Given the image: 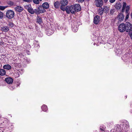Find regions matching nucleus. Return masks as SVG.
Segmentation results:
<instances>
[{
	"mask_svg": "<svg viewBox=\"0 0 132 132\" xmlns=\"http://www.w3.org/2000/svg\"><path fill=\"white\" fill-rule=\"evenodd\" d=\"M118 30L120 32H127L132 31V24L129 22L125 23H122L120 24L118 27Z\"/></svg>",
	"mask_w": 132,
	"mask_h": 132,
	"instance_id": "f257e3e1",
	"label": "nucleus"
},
{
	"mask_svg": "<svg viewBox=\"0 0 132 132\" xmlns=\"http://www.w3.org/2000/svg\"><path fill=\"white\" fill-rule=\"evenodd\" d=\"M75 10L74 5H72L69 6H66V11L68 14H69L70 12L72 14H74L76 12Z\"/></svg>",
	"mask_w": 132,
	"mask_h": 132,
	"instance_id": "f03ea898",
	"label": "nucleus"
},
{
	"mask_svg": "<svg viewBox=\"0 0 132 132\" xmlns=\"http://www.w3.org/2000/svg\"><path fill=\"white\" fill-rule=\"evenodd\" d=\"M14 12L11 10L7 11L6 13V17L9 19H11L14 17Z\"/></svg>",
	"mask_w": 132,
	"mask_h": 132,
	"instance_id": "7ed1b4c3",
	"label": "nucleus"
},
{
	"mask_svg": "<svg viewBox=\"0 0 132 132\" xmlns=\"http://www.w3.org/2000/svg\"><path fill=\"white\" fill-rule=\"evenodd\" d=\"M96 6L97 7H101L103 4L102 0H95Z\"/></svg>",
	"mask_w": 132,
	"mask_h": 132,
	"instance_id": "20e7f679",
	"label": "nucleus"
},
{
	"mask_svg": "<svg viewBox=\"0 0 132 132\" xmlns=\"http://www.w3.org/2000/svg\"><path fill=\"white\" fill-rule=\"evenodd\" d=\"M124 17V16L123 14L122 13H120L119 14L117 18L119 21H121L123 20Z\"/></svg>",
	"mask_w": 132,
	"mask_h": 132,
	"instance_id": "39448f33",
	"label": "nucleus"
},
{
	"mask_svg": "<svg viewBox=\"0 0 132 132\" xmlns=\"http://www.w3.org/2000/svg\"><path fill=\"white\" fill-rule=\"evenodd\" d=\"M100 20V17L98 15H96L94 19V22L95 24H98Z\"/></svg>",
	"mask_w": 132,
	"mask_h": 132,
	"instance_id": "423d86ee",
	"label": "nucleus"
},
{
	"mask_svg": "<svg viewBox=\"0 0 132 132\" xmlns=\"http://www.w3.org/2000/svg\"><path fill=\"white\" fill-rule=\"evenodd\" d=\"M38 10L39 11V14L44 13L45 11V9L42 6H39L38 7Z\"/></svg>",
	"mask_w": 132,
	"mask_h": 132,
	"instance_id": "0eeeda50",
	"label": "nucleus"
},
{
	"mask_svg": "<svg viewBox=\"0 0 132 132\" xmlns=\"http://www.w3.org/2000/svg\"><path fill=\"white\" fill-rule=\"evenodd\" d=\"M74 5L76 12H78L81 10V7L79 4H75Z\"/></svg>",
	"mask_w": 132,
	"mask_h": 132,
	"instance_id": "6e6552de",
	"label": "nucleus"
},
{
	"mask_svg": "<svg viewBox=\"0 0 132 132\" xmlns=\"http://www.w3.org/2000/svg\"><path fill=\"white\" fill-rule=\"evenodd\" d=\"M15 11L17 12H21L23 11V8L20 6H17L15 8Z\"/></svg>",
	"mask_w": 132,
	"mask_h": 132,
	"instance_id": "1a4fd4ad",
	"label": "nucleus"
},
{
	"mask_svg": "<svg viewBox=\"0 0 132 132\" xmlns=\"http://www.w3.org/2000/svg\"><path fill=\"white\" fill-rule=\"evenodd\" d=\"M1 30L4 32H7L9 30V28L7 26H4L1 28Z\"/></svg>",
	"mask_w": 132,
	"mask_h": 132,
	"instance_id": "9d476101",
	"label": "nucleus"
},
{
	"mask_svg": "<svg viewBox=\"0 0 132 132\" xmlns=\"http://www.w3.org/2000/svg\"><path fill=\"white\" fill-rule=\"evenodd\" d=\"M5 80L9 84H11L13 82V79L11 78H5Z\"/></svg>",
	"mask_w": 132,
	"mask_h": 132,
	"instance_id": "9b49d317",
	"label": "nucleus"
},
{
	"mask_svg": "<svg viewBox=\"0 0 132 132\" xmlns=\"http://www.w3.org/2000/svg\"><path fill=\"white\" fill-rule=\"evenodd\" d=\"M68 3L67 0H61L60 1V4L62 5L65 6Z\"/></svg>",
	"mask_w": 132,
	"mask_h": 132,
	"instance_id": "f8f14e48",
	"label": "nucleus"
},
{
	"mask_svg": "<svg viewBox=\"0 0 132 132\" xmlns=\"http://www.w3.org/2000/svg\"><path fill=\"white\" fill-rule=\"evenodd\" d=\"M123 128L125 129H127L129 127V123L128 121H126L124 122L123 125Z\"/></svg>",
	"mask_w": 132,
	"mask_h": 132,
	"instance_id": "ddd939ff",
	"label": "nucleus"
},
{
	"mask_svg": "<svg viewBox=\"0 0 132 132\" xmlns=\"http://www.w3.org/2000/svg\"><path fill=\"white\" fill-rule=\"evenodd\" d=\"M104 11V9H103L102 7L99 8L97 10L98 14L100 15H102Z\"/></svg>",
	"mask_w": 132,
	"mask_h": 132,
	"instance_id": "4468645a",
	"label": "nucleus"
},
{
	"mask_svg": "<svg viewBox=\"0 0 132 132\" xmlns=\"http://www.w3.org/2000/svg\"><path fill=\"white\" fill-rule=\"evenodd\" d=\"M45 9H47L49 7V4L47 2H45L43 3L42 6Z\"/></svg>",
	"mask_w": 132,
	"mask_h": 132,
	"instance_id": "2eb2a0df",
	"label": "nucleus"
},
{
	"mask_svg": "<svg viewBox=\"0 0 132 132\" xmlns=\"http://www.w3.org/2000/svg\"><path fill=\"white\" fill-rule=\"evenodd\" d=\"M60 3L59 1H57L54 3V6L56 8H59L60 5Z\"/></svg>",
	"mask_w": 132,
	"mask_h": 132,
	"instance_id": "dca6fc26",
	"label": "nucleus"
},
{
	"mask_svg": "<svg viewBox=\"0 0 132 132\" xmlns=\"http://www.w3.org/2000/svg\"><path fill=\"white\" fill-rule=\"evenodd\" d=\"M3 68L4 69L9 70L11 69V67L10 65L7 64L4 65Z\"/></svg>",
	"mask_w": 132,
	"mask_h": 132,
	"instance_id": "f3484780",
	"label": "nucleus"
},
{
	"mask_svg": "<svg viewBox=\"0 0 132 132\" xmlns=\"http://www.w3.org/2000/svg\"><path fill=\"white\" fill-rule=\"evenodd\" d=\"M115 6L117 9H119L121 7V4L119 3H117L115 5Z\"/></svg>",
	"mask_w": 132,
	"mask_h": 132,
	"instance_id": "a211bd4d",
	"label": "nucleus"
},
{
	"mask_svg": "<svg viewBox=\"0 0 132 132\" xmlns=\"http://www.w3.org/2000/svg\"><path fill=\"white\" fill-rule=\"evenodd\" d=\"M6 74V72L5 70L3 69H0V75L1 76L5 75Z\"/></svg>",
	"mask_w": 132,
	"mask_h": 132,
	"instance_id": "6ab92c4d",
	"label": "nucleus"
},
{
	"mask_svg": "<svg viewBox=\"0 0 132 132\" xmlns=\"http://www.w3.org/2000/svg\"><path fill=\"white\" fill-rule=\"evenodd\" d=\"M28 11L30 13L32 14H34L35 13L34 10L31 7L30 8L28 9Z\"/></svg>",
	"mask_w": 132,
	"mask_h": 132,
	"instance_id": "aec40b11",
	"label": "nucleus"
},
{
	"mask_svg": "<svg viewBox=\"0 0 132 132\" xmlns=\"http://www.w3.org/2000/svg\"><path fill=\"white\" fill-rule=\"evenodd\" d=\"M42 110L44 111H46L47 110V106L45 105H43L42 107Z\"/></svg>",
	"mask_w": 132,
	"mask_h": 132,
	"instance_id": "412c9836",
	"label": "nucleus"
},
{
	"mask_svg": "<svg viewBox=\"0 0 132 132\" xmlns=\"http://www.w3.org/2000/svg\"><path fill=\"white\" fill-rule=\"evenodd\" d=\"M103 9L104 11H106V12H108L110 9L109 7H108L107 6H104Z\"/></svg>",
	"mask_w": 132,
	"mask_h": 132,
	"instance_id": "4be33fe9",
	"label": "nucleus"
},
{
	"mask_svg": "<svg viewBox=\"0 0 132 132\" xmlns=\"http://www.w3.org/2000/svg\"><path fill=\"white\" fill-rule=\"evenodd\" d=\"M72 29L73 31L76 32L77 31L78 28L77 26H75L73 27V28H72Z\"/></svg>",
	"mask_w": 132,
	"mask_h": 132,
	"instance_id": "5701e85b",
	"label": "nucleus"
},
{
	"mask_svg": "<svg viewBox=\"0 0 132 132\" xmlns=\"http://www.w3.org/2000/svg\"><path fill=\"white\" fill-rule=\"evenodd\" d=\"M51 32L50 31H48L47 32V34L48 36H50L52 35L53 33V31L51 30Z\"/></svg>",
	"mask_w": 132,
	"mask_h": 132,
	"instance_id": "b1692460",
	"label": "nucleus"
},
{
	"mask_svg": "<svg viewBox=\"0 0 132 132\" xmlns=\"http://www.w3.org/2000/svg\"><path fill=\"white\" fill-rule=\"evenodd\" d=\"M37 22L39 24H40L42 23V20L41 18L39 17H38L37 19Z\"/></svg>",
	"mask_w": 132,
	"mask_h": 132,
	"instance_id": "393cba45",
	"label": "nucleus"
},
{
	"mask_svg": "<svg viewBox=\"0 0 132 132\" xmlns=\"http://www.w3.org/2000/svg\"><path fill=\"white\" fill-rule=\"evenodd\" d=\"M118 52H116L117 55L118 56H119L122 53V51L121 50L119 49L118 50Z\"/></svg>",
	"mask_w": 132,
	"mask_h": 132,
	"instance_id": "a878e982",
	"label": "nucleus"
},
{
	"mask_svg": "<svg viewBox=\"0 0 132 132\" xmlns=\"http://www.w3.org/2000/svg\"><path fill=\"white\" fill-rule=\"evenodd\" d=\"M7 6H0V10H4Z\"/></svg>",
	"mask_w": 132,
	"mask_h": 132,
	"instance_id": "bb28decb",
	"label": "nucleus"
},
{
	"mask_svg": "<svg viewBox=\"0 0 132 132\" xmlns=\"http://www.w3.org/2000/svg\"><path fill=\"white\" fill-rule=\"evenodd\" d=\"M123 6L122 7V11H123V10H124L125 9V8H126V4L125 2H123Z\"/></svg>",
	"mask_w": 132,
	"mask_h": 132,
	"instance_id": "cd10ccee",
	"label": "nucleus"
},
{
	"mask_svg": "<svg viewBox=\"0 0 132 132\" xmlns=\"http://www.w3.org/2000/svg\"><path fill=\"white\" fill-rule=\"evenodd\" d=\"M64 6L61 5L60 7L61 9L63 11H66V7L65 8Z\"/></svg>",
	"mask_w": 132,
	"mask_h": 132,
	"instance_id": "c85d7f7f",
	"label": "nucleus"
},
{
	"mask_svg": "<svg viewBox=\"0 0 132 132\" xmlns=\"http://www.w3.org/2000/svg\"><path fill=\"white\" fill-rule=\"evenodd\" d=\"M129 9L130 7L129 6H126V12L127 14L128 13Z\"/></svg>",
	"mask_w": 132,
	"mask_h": 132,
	"instance_id": "c756f323",
	"label": "nucleus"
},
{
	"mask_svg": "<svg viewBox=\"0 0 132 132\" xmlns=\"http://www.w3.org/2000/svg\"><path fill=\"white\" fill-rule=\"evenodd\" d=\"M4 16V14L1 12L0 11V19H2Z\"/></svg>",
	"mask_w": 132,
	"mask_h": 132,
	"instance_id": "7c9ffc66",
	"label": "nucleus"
},
{
	"mask_svg": "<svg viewBox=\"0 0 132 132\" xmlns=\"http://www.w3.org/2000/svg\"><path fill=\"white\" fill-rule=\"evenodd\" d=\"M8 25L10 27L12 28L13 27L14 24L13 23L10 22L9 24Z\"/></svg>",
	"mask_w": 132,
	"mask_h": 132,
	"instance_id": "2f4dec72",
	"label": "nucleus"
},
{
	"mask_svg": "<svg viewBox=\"0 0 132 132\" xmlns=\"http://www.w3.org/2000/svg\"><path fill=\"white\" fill-rule=\"evenodd\" d=\"M24 7L25 9H27L28 10V9H29L30 7V5L29 4L28 5L25 6Z\"/></svg>",
	"mask_w": 132,
	"mask_h": 132,
	"instance_id": "473e14b6",
	"label": "nucleus"
},
{
	"mask_svg": "<svg viewBox=\"0 0 132 132\" xmlns=\"http://www.w3.org/2000/svg\"><path fill=\"white\" fill-rule=\"evenodd\" d=\"M115 11V10L114 9H112L110 10V14H112L114 13Z\"/></svg>",
	"mask_w": 132,
	"mask_h": 132,
	"instance_id": "72a5a7b5",
	"label": "nucleus"
},
{
	"mask_svg": "<svg viewBox=\"0 0 132 132\" xmlns=\"http://www.w3.org/2000/svg\"><path fill=\"white\" fill-rule=\"evenodd\" d=\"M34 2L36 4H38L39 3V0H33Z\"/></svg>",
	"mask_w": 132,
	"mask_h": 132,
	"instance_id": "f704fd0d",
	"label": "nucleus"
},
{
	"mask_svg": "<svg viewBox=\"0 0 132 132\" xmlns=\"http://www.w3.org/2000/svg\"><path fill=\"white\" fill-rule=\"evenodd\" d=\"M14 75L15 78H17L19 76V74L18 73H15L14 74Z\"/></svg>",
	"mask_w": 132,
	"mask_h": 132,
	"instance_id": "c9c22d12",
	"label": "nucleus"
},
{
	"mask_svg": "<svg viewBox=\"0 0 132 132\" xmlns=\"http://www.w3.org/2000/svg\"><path fill=\"white\" fill-rule=\"evenodd\" d=\"M35 13L37 14H39V11L38 10V9L37 10L36 9L34 10Z\"/></svg>",
	"mask_w": 132,
	"mask_h": 132,
	"instance_id": "e433bc0d",
	"label": "nucleus"
},
{
	"mask_svg": "<svg viewBox=\"0 0 132 132\" xmlns=\"http://www.w3.org/2000/svg\"><path fill=\"white\" fill-rule=\"evenodd\" d=\"M128 14L126 15V17H125V19H128L129 17V13H128Z\"/></svg>",
	"mask_w": 132,
	"mask_h": 132,
	"instance_id": "4c0bfd02",
	"label": "nucleus"
},
{
	"mask_svg": "<svg viewBox=\"0 0 132 132\" xmlns=\"http://www.w3.org/2000/svg\"><path fill=\"white\" fill-rule=\"evenodd\" d=\"M100 130L102 131H104L105 130V128L104 127H103H103H102V128L100 127Z\"/></svg>",
	"mask_w": 132,
	"mask_h": 132,
	"instance_id": "58836bf2",
	"label": "nucleus"
},
{
	"mask_svg": "<svg viewBox=\"0 0 132 132\" xmlns=\"http://www.w3.org/2000/svg\"><path fill=\"white\" fill-rule=\"evenodd\" d=\"M79 3H82L83 2L84 0H76Z\"/></svg>",
	"mask_w": 132,
	"mask_h": 132,
	"instance_id": "ea45409f",
	"label": "nucleus"
},
{
	"mask_svg": "<svg viewBox=\"0 0 132 132\" xmlns=\"http://www.w3.org/2000/svg\"><path fill=\"white\" fill-rule=\"evenodd\" d=\"M109 1L111 3H113L116 0H109Z\"/></svg>",
	"mask_w": 132,
	"mask_h": 132,
	"instance_id": "a19ab883",
	"label": "nucleus"
},
{
	"mask_svg": "<svg viewBox=\"0 0 132 132\" xmlns=\"http://www.w3.org/2000/svg\"><path fill=\"white\" fill-rule=\"evenodd\" d=\"M31 0H23V1L27 2H31Z\"/></svg>",
	"mask_w": 132,
	"mask_h": 132,
	"instance_id": "79ce46f5",
	"label": "nucleus"
},
{
	"mask_svg": "<svg viewBox=\"0 0 132 132\" xmlns=\"http://www.w3.org/2000/svg\"><path fill=\"white\" fill-rule=\"evenodd\" d=\"M35 46L39 48V45L38 44H36L35 45Z\"/></svg>",
	"mask_w": 132,
	"mask_h": 132,
	"instance_id": "37998d69",
	"label": "nucleus"
},
{
	"mask_svg": "<svg viewBox=\"0 0 132 132\" xmlns=\"http://www.w3.org/2000/svg\"><path fill=\"white\" fill-rule=\"evenodd\" d=\"M127 54H126L125 55H124L123 56V57H122V59H123V58H124L126 56V55H127Z\"/></svg>",
	"mask_w": 132,
	"mask_h": 132,
	"instance_id": "c03bdc74",
	"label": "nucleus"
},
{
	"mask_svg": "<svg viewBox=\"0 0 132 132\" xmlns=\"http://www.w3.org/2000/svg\"><path fill=\"white\" fill-rule=\"evenodd\" d=\"M108 1V0H104V1L105 3H106Z\"/></svg>",
	"mask_w": 132,
	"mask_h": 132,
	"instance_id": "a18cd8bd",
	"label": "nucleus"
},
{
	"mask_svg": "<svg viewBox=\"0 0 132 132\" xmlns=\"http://www.w3.org/2000/svg\"><path fill=\"white\" fill-rule=\"evenodd\" d=\"M10 4L11 5H13V2H10Z\"/></svg>",
	"mask_w": 132,
	"mask_h": 132,
	"instance_id": "49530a36",
	"label": "nucleus"
},
{
	"mask_svg": "<svg viewBox=\"0 0 132 132\" xmlns=\"http://www.w3.org/2000/svg\"><path fill=\"white\" fill-rule=\"evenodd\" d=\"M39 1H42V0H39Z\"/></svg>",
	"mask_w": 132,
	"mask_h": 132,
	"instance_id": "de8ad7c7",
	"label": "nucleus"
},
{
	"mask_svg": "<svg viewBox=\"0 0 132 132\" xmlns=\"http://www.w3.org/2000/svg\"><path fill=\"white\" fill-rule=\"evenodd\" d=\"M119 0L120 1H121V0Z\"/></svg>",
	"mask_w": 132,
	"mask_h": 132,
	"instance_id": "09e8293b",
	"label": "nucleus"
}]
</instances>
